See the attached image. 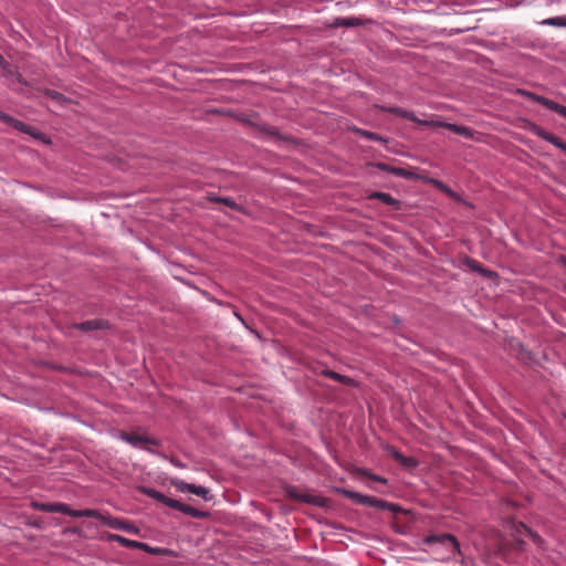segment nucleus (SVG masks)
Wrapping results in <instances>:
<instances>
[{
	"instance_id": "nucleus-13",
	"label": "nucleus",
	"mask_w": 566,
	"mask_h": 566,
	"mask_svg": "<svg viewBox=\"0 0 566 566\" xmlns=\"http://www.w3.org/2000/svg\"><path fill=\"white\" fill-rule=\"evenodd\" d=\"M376 167L381 171H386L398 177L410 178L412 175L411 172L403 168L394 167L385 163H377Z\"/></svg>"
},
{
	"instance_id": "nucleus-15",
	"label": "nucleus",
	"mask_w": 566,
	"mask_h": 566,
	"mask_svg": "<svg viewBox=\"0 0 566 566\" xmlns=\"http://www.w3.org/2000/svg\"><path fill=\"white\" fill-rule=\"evenodd\" d=\"M76 327L83 332H90L94 329H103L107 327V323L103 319H91L77 324Z\"/></svg>"
},
{
	"instance_id": "nucleus-18",
	"label": "nucleus",
	"mask_w": 566,
	"mask_h": 566,
	"mask_svg": "<svg viewBox=\"0 0 566 566\" xmlns=\"http://www.w3.org/2000/svg\"><path fill=\"white\" fill-rule=\"evenodd\" d=\"M360 24H361V22L357 18H338L334 22L335 27H346V28L358 27Z\"/></svg>"
},
{
	"instance_id": "nucleus-22",
	"label": "nucleus",
	"mask_w": 566,
	"mask_h": 566,
	"mask_svg": "<svg viewBox=\"0 0 566 566\" xmlns=\"http://www.w3.org/2000/svg\"><path fill=\"white\" fill-rule=\"evenodd\" d=\"M114 539H116L117 542L122 543L123 545H125L127 547H137V546L138 547H146V544L137 543V542L124 538V537H122L119 535H114Z\"/></svg>"
},
{
	"instance_id": "nucleus-32",
	"label": "nucleus",
	"mask_w": 566,
	"mask_h": 566,
	"mask_svg": "<svg viewBox=\"0 0 566 566\" xmlns=\"http://www.w3.org/2000/svg\"><path fill=\"white\" fill-rule=\"evenodd\" d=\"M558 262L566 266V256H560Z\"/></svg>"
},
{
	"instance_id": "nucleus-11",
	"label": "nucleus",
	"mask_w": 566,
	"mask_h": 566,
	"mask_svg": "<svg viewBox=\"0 0 566 566\" xmlns=\"http://www.w3.org/2000/svg\"><path fill=\"white\" fill-rule=\"evenodd\" d=\"M97 518L101 520L103 523H105L106 525H108L112 528L123 530V531H127V532L133 531V527L129 526L126 521H122L118 518H112L109 516L106 517V516H103L101 513Z\"/></svg>"
},
{
	"instance_id": "nucleus-34",
	"label": "nucleus",
	"mask_w": 566,
	"mask_h": 566,
	"mask_svg": "<svg viewBox=\"0 0 566 566\" xmlns=\"http://www.w3.org/2000/svg\"><path fill=\"white\" fill-rule=\"evenodd\" d=\"M564 290H565V292H566V286H565V289H564Z\"/></svg>"
},
{
	"instance_id": "nucleus-3",
	"label": "nucleus",
	"mask_w": 566,
	"mask_h": 566,
	"mask_svg": "<svg viewBox=\"0 0 566 566\" xmlns=\"http://www.w3.org/2000/svg\"><path fill=\"white\" fill-rule=\"evenodd\" d=\"M44 512H57L72 517H98L99 512L91 509L86 510H72L64 503H45L39 506Z\"/></svg>"
},
{
	"instance_id": "nucleus-10",
	"label": "nucleus",
	"mask_w": 566,
	"mask_h": 566,
	"mask_svg": "<svg viewBox=\"0 0 566 566\" xmlns=\"http://www.w3.org/2000/svg\"><path fill=\"white\" fill-rule=\"evenodd\" d=\"M518 93L522 96H524V97H526V98H528L531 101H534V102L543 105L544 107H546V108H548V109H551V111H553L555 113L557 112V109H558V107L560 105V104H558V103H556V102H554L552 99H548V98H546V97H544L542 95H537V94H535L533 92L520 91Z\"/></svg>"
},
{
	"instance_id": "nucleus-27",
	"label": "nucleus",
	"mask_w": 566,
	"mask_h": 566,
	"mask_svg": "<svg viewBox=\"0 0 566 566\" xmlns=\"http://www.w3.org/2000/svg\"><path fill=\"white\" fill-rule=\"evenodd\" d=\"M363 473L368 476L369 479H371L373 481H376V482H380V483H386L387 480L380 475H375V474H371V473H367L365 471H363Z\"/></svg>"
},
{
	"instance_id": "nucleus-29",
	"label": "nucleus",
	"mask_w": 566,
	"mask_h": 566,
	"mask_svg": "<svg viewBox=\"0 0 566 566\" xmlns=\"http://www.w3.org/2000/svg\"><path fill=\"white\" fill-rule=\"evenodd\" d=\"M363 135L370 140H381V137L371 132H363Z\"/></svg>"
},
{
	"instance_id": "nucleus-30",
	"label": "nucleus",
	"mask_w": 566,
	"mask_h": 566,
	"mask_svg": "<svg viewBox=\"0 0 566 566\" xmlns=\"http://www.w3.org/2000/svg\"><path fill=\"white\" fill-rule=\"evenodd\" d=\"M430 184H431L436 189H438V190H440V191H441V189H442V188L444 187V185H446L444 182H442V181H440V180H438V179H431V180H430Z\"/></svg>"
},
{
	"instance_id": "nucleus-19",
	"label": "nucleus",
	"mask_w": 566,
	"mask_h": 566,
	"mask_svg": "<svg viewBox=\"0 0 566 566\" xmlns=\"http://www.w3.org/2000/svg\"><path fill=\"white\" fill-rule=\"evenodd\" d=\"M541 24L558 27V28L566 27V15L545 19L541 22Z\"/></svg>"
},
{
	"instance_id": "nucleus-4",
	"label": "nucleus",
	"mask_w": 566,
	"mask_h": 566,
	"mask_svg": "<svg viewBox=\"0 0 566 566\" xmlns=\"http://www.w3.org/2000/svg\"><path fill=\"white\" fill-rule=\"evenodd\" d=\"M344 494L347 499L352 500L356 504L368 505V506L377 507L380 510H390V511L396 510L395 504L376 499L374 496L364 495V494H360V493H357L354 491H347V490L344 491Z\"/></svg>"
},
{
	"instance_id": "nucleus-25",
	"label": "nucleus",
	"mask_w": 566,
	"mask_h": 566,
	"mask_svg": "<svg viewBox=\"0 0 566 566\" xmlns=\"http://www.w3.org/2000/svg\"><path fill=\"white\" fill-rule=\"evenodd\" d=\"M441 191L443 193H446L449 198H451L458 202H462L461 197L457 192H454L449 186L444 185V187L441 189Z\"/></svg>"
},
{
	"instance_id": "nucleus-17",
	"label": "nucleus",
	"mask_w": 566,
	"mask_h": 566,
	"mask_svg": "<svg viewBox=\"0 0 566 566\" xmlns=\"http://www.w3.org/2000/svg\"><path fill=\"white\" fill-rule=\"evenodd\" d=\"M369 198L370 199H378L381 202H384L386 205H389V206H395V207L399 206L398 200H396L394 197H391V195L386 193V192H374V193H371L369 196Z\"/></svg>"
},
{
	"instance_id": "nucleus-23",
	"label": "nucleus",
	"mask_w": 566,
	"mask_h": 566,
	"mask_svg": "<svg viewBox=\"0 0 566 566\" xmlns=\"http://www.w3.org/2000/svg\"><path fill=\"white\" fill-rule=\"evenodd\" d=\"M44 94L50 99H52V101H54V102H56L59 104H62V103H64L66 101L65 97L61 93H59L56 91L46 90Z\"/></svg>"
},
{
	"instance_id": "nucleus-14",
	"label": "nucleus",
	"mask_w": 566,
	"mask_h": 566,
	"mask_svg": "<svg viewBox=\"0 0 566 566\" xmlns=\"http://www.w3.org/2000/svg\"><path fill=\"white\" fill-rule=\"evenodd\" d=\"M389 453L390 455L396 460L398 461L399 463H401L403 467H407V468H413L417 465V461L411 458V457H405L400 451H398L397 449L395 448H389Z\"/></svg>"
},
{
	"instance_id": "nucleus-6",
	"label": "nucleus",
	"mask_w": 566,
	"mask_h": 566,
	"mask_svg": "<svg viewBox=\"0 0 566 566\" xmlns=\"http://www.w3.org/2000/svg\"><path fill=\"white\" fill-rule=\"evenodd\" d=\"M171 484L179 492H184V493L188 492V493L195 494L197 496H200L206 501L211 500L210 491H209V489H207L205 486L187 483L184 480H172Z\"/></svg>"
},
{
	"instance_id": "nucleus-26",
	"label": "nucleus",
	"mask_w": 566,
	"mask_h": 566,
	"mask_svg": "<svg viewBox=\"0 0 566 566\" xmlns=\"http://www.w3.org/2000/svg\"><path fill=\"white\" fill-rule=\"evenodd\" d=\"M216 201L218 202H222L224 203L226 206L232 208V209H237L238 208V205L230 198H218L216 199Z\"/></svg>"
},
{
	"instance_id": "nucleus-21",
	"label": "nucleus",
	"mask_w": 566,
	"mask_h": 566,
	"mask_svg": "<svg viewBox=\"0 0 566 566\" xmlns=\"http://www.w3.org/2000/svg\"><path fill=\"white\" fill-rule=\"evenodd\" d=\"M287 494L293 497V499H296V500H302L304 502H307V503H311L312 502V497L311 496H304L302 495L298 490L294 486H291L287 489Z\"/></svg>"
},
{
	"instance_id": "nucleus-7",
	"label": "nucleus",
	"mask_w": 566,
	"mask_h": 566,
	"mask_svg": "<svg viewBox=\"0 0 566 566\" xmlns=\"http://www.w3.org/2000/svg\"><path fill=\"white\" fill-rule=\"evenodd\" d=\"M120 438L124 441H126L127 443L132 444L133 447L142 448V449H148L147 444H153V446L158 444L155 439H151L147 436L135 433V432H132V433L122 432Z\"/></svg>"
},
{
	"instance_id": "nucleus-28",
	"label": "nucleus",
	"mask_w": 566,
	"mask_h": 566,
	"mask_svg": "<svg viewBox=\"0 0 566 566\" xmlns=\"http://www.w3.org/2000/svg\"><path fill=\"white\" fill-rule=\"evenodd\" d=\"M363 135L370 140H381V137L371 132H363Z\"/></svg>"
},
{
	"instance_id": "nucleus-33",
	"label": "nucleus",
	"mask_w": 566,
	"mask_h": 566,
	"mask_svg": "<svg viewBox=\"0 0 566 566\" xmlns=\"http://www.w3.org/2000/svg\"><path fill=\"white\" fill-rule=\"evenodd\" d=\"M6 64H7V63H6L4 59H3V57H2V55L0 54V65H1L2 67H4V65H6Z\"/></svg>"
},
{
	"instance_id": "nucleus-8",
	"label": "nucleus",
	"mask_w": 566,
	"mask_h": 566,
	"mask_svg": "<svg viewBox=\"0 0 566 566\" xmlns=\"http://www.w3.org/2000/svg\"><path fill=\"white\" fill-rule=\"evenodd\" d=\"M531 132L535 136H537V137L548 142V143L553 144L554 146H556L557 148H559L560 150L566 153V143L563 142L559 137H557V136L546 132L545 129H543L538 125H532Z\"/></svg>"
},
{
	"instance_id": "nucleus-16",
	"label": "nucleus",
	"mask_w": 566,
	"mask_h": 566,
	"mask_svg": "<svg viewBox=\"0 0 566 566\" xmlns=\"http://www.w3.org/2000/svg\"><path fill=\"white\" fill-rule=\"evenodd\" d=\"M323 375H325L327 378H331L333 380H336L343 385H346V386H354L355 385V381L354 379L347 377V376H344V375H340L338 373H335L333 370H329V369H326L323 371Z\"/></svg>"
},
{
	"instance_id": "nucleus-5",
	"label": "nucleus",
	"mask_w": 566,
	"mask_h": 566,
	"mask_svg": "<svg viewBox=\"0 0 566 566\" xmlns=\"http://www.w3.org/2000/svg\"><path fill=\"white\" fill-rule=\"evenodd\" d=\"M427 545L439 544L451 554H460V544L451 534H431L424 538Z\"/></svg>"
},
{
	"instance_id": "nucleus-20",
	"label": "nucleus",
	"mask_w": 566,
	"mask_h": 566,
	"mask_svg": "<svg viewBox=\"0 0 566 566\" xmlns=\"http://www.w3.org/2000/svg\"><path fill=\"white\" fill-rule=\"evenodd\" d=\"M465 264L474 272H479V273H482L483 275L485 276H489L491 274V272L484 270L481 264L476 261V260H473V259H467L465 261Z\"/></svg>"
},
{
	"instance_id": "nucleus-1",
	"label": "nucleus",
	"mask_w": 566,
	"mask_h": 566,
	"mask_svg": "<svg viewBox=\"0 0 566 566\" xmlns=\"http://www.w3.org/2000/svg\"><path fill=\"white\" fill-rule=\"evenodd\" d=\"M379 108L384 112L407 118V119H409L413 123H417L418 125H421V126L447 128V129L451 130L452 133L458 134L467 139H472L474 136V132L471 128L465 127V126H459L457 124H451V123H446V122L434 120V119H431V120L420 119L412 112L402 109L400 107L379 106Z\"/></svg>"
},
{
	"instance_id": "nucleus-24",
	"label": "nucleus",
	"mask_w": 566,
	"mask_h": 566,
	"mask_svg": "<svg viewBox=\"0 0 566 566\" xmlns=\"http://www.w3.org/2000/svg\"><path fill=\"white\" fill-rule=\"evenodd\" d=\"M441 191L443 193H446L449 198H451L458 202H462L461 197L457 192H454L449 186L444 185V187L441 189Z\"/></svg>"
},
{
	"instance_id": "nucleus-12",
	"label": "nucleus",
	"mask_w": 566,
	"mask_h": 566,
	"mask_svg": "<svg viewBox=\"0 0 566 566\" xmlns=\"http://www.w3.org/2000/svg\"><path fill=\"white\" fill-rule=\"evenodd\" d=\"M512 530H513V532L516 535H526V536H528L536 544H541V542H542L541 537L535 532H533L531 528H528L525 524H523L521 522L513 523Z\"/></svg>"
},
{
	"instance_id": "nucleus-2",
	"label": "nucleus",
	"mask_w": 566,
	"mask_h": 566,
	"mask_svg": "<svg viewBox=\"0 0 566 566\" xmlns=\"http://www.w3.org/2000/svg\"><path fill=\"white\" fill-rule=\"evenodd\" d=\"M142 492L144 494H146L147 496H149L154 500H157L171 509L178 510L191 517L206 518L209 515V513H207L205 511H200L190 505L184 504L177 500L170 499V497L166 496L165 494L158 492L155 489L142 488Z\"/></svg>"
},
{
	"instance_id": "nucleus-31",
	"label": "nucleus",
	"mask_w": 566,
	"mask_h": 566,
	"mask_svg": "<svg viewBox=\"0 0 566 566\" xmlns=\"http://www.w3.org/2000/svg\"><path fill=\"white\" fill-rule=\"evenodd\" d=\"M556 113L562 115V116H564V117H566V106L559 105V107H558Z\"/></svg>"
},
{
	"instance_id": "nucleus-9",
	"label": "nucleus",
	"mask_w": 566,
	"mask_h": 566,
	"mask_svg": "<svg viewBox=\"0 0 566 566\" xmlns=\"http://www.w3.org/2000/svg\"><path fill=\"white\" fill-rule=\"evenodd\" d=\"M0 120L9 126H12L13 128L20 130V132H23L25 134H29L31 136H35V128L32 127V126H29L27 124H24L23 122L21 120H18L13 117H11L10 115L8 114H4L2 112H0Z\"/></svg>"
}]
</instances>
